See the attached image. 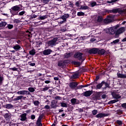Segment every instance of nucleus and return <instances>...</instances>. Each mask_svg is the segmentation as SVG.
<instances>
[{"mask_svg": "<svg viewBox=\"0 0 126 126\" xmlns=\"http://www.w3.org/2000/svg\"><path fill=\"white\" fill-rule=\"evenodd\" d=\"M71 103L72 104H76V98H72V99H71Z\"/></svg>", "mask_w": 126, "mask_h": 126, "instance_id": "nucleus-37", "label": "nucleus"}, {"mask_svg": "<svg viewBox=\"0 0 126 126\" xmlns=\"http://www.w3.org/2000/svg\"><path fill=\"white\" fill-rule=\"evenodd\" d=\"M33 18H36V17H37V15H33Z\"/></svg>", "mask_w": 126, "mask_h": 126, "instance_id": "nucleus-64", "label": "nucleus"}, {"mask_svg": "<svg viewBox=\"0 0 126 126\" xmlns=\"http://www.w3.org/2000/svg\"><path fill=\"white\" fill-rule=\"evenodd\" d=\"M58 65L62 68H64L66 66V61H60L58 62Z\"/></svg>", "mask_w": 126, "mask_h": 126, "instance_id": "nucleus-3", "label": "nucleus"}, {"mask_svg": "<svg viewBox=\"0 0 126 126\" xmlns=\"http://www.w3.org/2000/svg\"><path fill=\"white\" fill-rule=\"evenodd\" d=\"M87 87V86H79L78 87H79V88H82L83 87Z\"/></svg>", "mask_w": 126, "mask_h": 126, "instance_id": "nucleus-59", "label": "nucleus"}, {"mask_svg": "<svg viewBox=\"0 0 126 126\" xmlns=\"http://www.w3.org/2000/svg\"><path fill=\"white\" fill-rule=\"evenodd\" d=\"M28 63L31 66H35V63H31V62H28Z\"/></svg>", "mask_w": 126, "mask_h": 126, "instance_id": "nucleus-49", "label": "nucleus"}, {"mask_svg": "<svg viewBox=\"0 0 126 126\" xmlns=\"http://www.w3.org/2000/svg\"><path fill=\"white\" fill-rule=\"evenodd\" d=\"M78 75L79 74L78 73H75L71 76V78H72V79H75L76 78H78Z\"/></svg>", "mask_w": 126, "mask_h": 126, "instance_id": "nucleus-23", "label": "nucleus"}, {"mask_svg": "<svg viewBox=\"0 0 126 126\" xmlns=\"http://www.w3.org/2000/svg\"><path fill=\"white\" fill-rule=\"evenodd\" d=\"M119 11V9H114L113 10H109V11L108 12L110 13H117V12H118Z\"/></svg>", "mask_w": 126, "mask_h": 126, "instance_id": "nucleus-27", "label": "nucleus"}, {"mask_svg": "<svg viewBox=\"0 0 126 126\" xmlns=\"http://www.w3.org/2000/svg\"><path fill=\"white\" fill-rule=\"evenodd\" d=\"M69 17V15L68 14H65L61 17V19L64 20V21H66V19Z\"/></svg>", "mask_w": 126, "mask_h": 126, "instance_id": "nucleus-15", "label": "nucleus"}, {"mask_svg": "<svg viewBox=\"0 0 126 126\" xmlns=\"http://www.w3.org/2000/svg\"><path fill=\"white\" fill-rule=\"evenodd\" d=\"M23 98L25 99V98H26V97H24L22 95H20V96H17L15 98H14V101H18L19 100H21V99H23Z\"/></svg>", "mask_w": 126, "mask_h": 126, "instance_id": "nucleus-21", "label": "nucleus"}, {"mask_svg": "<svg viewBox=\"0 0 126 126\" xmlns=\"http://www.w3.org/2000/svg\"><path fill=\"white\" fill-rule=\"evenodd\" d=\"M44 108L47 109V110H49V109H50V106L46 105L45 106Z\"/></svg>", "mask_w": 126, "mask_h": 126, "instance_id": "nucleus-54", "label": "nucleus"}, {"mask_svg": "<svg viewBox=\"0 0 126 126\" xmlns=\"http://www.w3.org/2000/svg\"><path fill=\"white\" fill-rule=\"evenodd\" d=\"M7 27L10 30L12 29V28H13V25L11 24H8Z\"/></svg>", "mask_w": 126, "mask_h": 126, "instance_id": "nucleus-45", "label": "nucleus"}, {"mask_svg": "<svg viewBox=\"0 0 126 126\" xmlns=\"http://www.w3.org/2000/svg\"><path fill=\"white\" fill-rule=\"evenodd\" d=\"M71 56H72V54L71 53H67L64 55V57L65 59H68V58H70Z\"/></svg>", "mask_w": 126, "mask_h": 126, "instance_id": "nucleus-24", "label": "nucleus"}, {"mask_svg": "<svg viewBox=\"0 0 126 126\" xmlns=\"http://www.w3.org/2000/svg\"><path fill=\"white\" fill-rule=\"evenodd\" d=\"M82 55H83V53L78 52L75 54L74 57L76 59H78V60H82Z\"/></svg>", "mask_w": 126, "mask_h": 126, "instance_id": "nucleus-6", "label": "nucleus"}, {"mask_svg": "<svg viewBox=\"0 0 126 126\" xmlns=\"http://www.w3.org/2000/svg\"><path fill=\"white\" fill-rule=\"evenodd\" d=\"M3 81V77L0 76V85L2 84V82Z\"/></svg>", "mask_w": 126, "mask_h": 126, "instance_id": "nucleus-48", "label": "nucleus"}, {"mask_svg": "<svg viewBox=\"0 0 126 126\" xmlns=\"http://www.w3.org/2000/svg\"><path fill=\"white\" fill-rule=\"evenodd\" d=\"M122 106L123 107V108H126V103H123L122 104Z\"/></svg>", "mask_w": 126, "mask_h": 126, "instance_id": "nucleus-56", "label": "nucleus"}, {"mask_svg": "<svg viewBox=\"0 0 126 126\" xmlns=\"http://www.w3.org/2000/svg\"><path fill=\"white\" fill-rule=\"evenodd\" d=\"M106 117V115L104 113H99L96 115V118H99L100 119Z\"/></svg>", "mask_w": 126, "mask_h": 126, "instance_id": "nucleus-19", "label": "nucleus"}, {"mask_svg": "<svg viewBox=\"0 0 126 126\" xmlns=\"http://www.w3.org/2000/svg\"><path fill=\"white\" fill-rule=\"evenodd\" d=\"M83 94L85 97H89L92 94V92L91 91H87L84 92Z\"/></svg>", "mask_w": 126, "mask_h": 126, "instance_id": "nucleus-9", "label": "nucleus"}, {"mask_svg": "<svg viewBox=\"0 0 126 126\" xmlns=\"http://www.w3.org/2000/svg\"><path fill=\"white\" fill-rule=\"evenodd\" d=\"M35 118L36 117H35V115H32L31 116V120H35Z\"/></svg>", "mask_w": 126, "mask_h": 126, "instance_id": "nucleus-53", "label": "nucleus"}, {"mask_svg": "<svg viewBox=\"0 0 126 126\" xmlns=\"http://www.w3.org/2000/svg\"><path fill=\"white\" fill-rule=\"evenodd\" d=\"M111 18V16H108V18L105 19L104 20V23H110V22H112V20L110 19Z\"/></svg>", "mask_w": 126, "mask_h": 126, "instance_id": "nucleus-18", "label": "nucleus"}, {"mask_svg": "<svg viewBox=\"0 0 126 126\" xmlns=\"http://www.w3.org/2000/svg\"><path fill=\"white\" fill-rule=\"evenodd\" d=\"M116 1H118V0H111L110 1H107L106 2L107 3H112V4H114Z\"/></svg>", "mask_w": 126, "mask_h": 126, "instance_id": "nucleus-30", "label": "nucleus"}, {"mask_svg": "<svg viewBox=\"0 0 126 126\" xmlns=\"http://www.w3.org/2000/svg\"><path fill=\"white\" fill-rule=\"evenodd\" d=\"M104 83H105V82H102L101 83L98 84V85L96 86V88H97V89H101V88L103 86V84H104Z\"/></svg>", "mask_w": 126, "mask_h": 126, "instance_id": "nucleus-25", "label": "nucleus"}, {"mask_svg": "<svg viewBox=\"0 0 126 126\" xmlns=\"http://www.w3.org/2000/svg\"><path fill=\"white\" fill-rule=\"evenodd\" d=\"M58 41V38L55 37L52 40L49 41L47 42L48 46H55L57 44V41Z\"/></svg>", "mask_w": 126, "mask_h": 126, "instance_id": "nucleus-2", "label": "nucleus"}, {"mask_svg": "<svg viewBox=\"0 0 126 126\" xmlns=\"http://www.w3.org/2000/svg\"><path fill=\"white\" fill-rule=\"evenodd\" d=\"M87 8H88V6H85L83 7V9H87Z\"/></svg>", "mask_w": 126, "mask_h": 126, "instance_id": "nucleus-58", "label": "nucleus"}, {"mask_svg": "<svg viewBox=\"0 0 126 126\" xmlns=\"http://www.w3.org/2000/svg\"><path fill=\"white\" fill-rule=\"evenodd\" d=\"M19 11H20V7L18 5L12 6L10 10V12L12 15H20V16H22V15L25 14V11H22L20 12ZM18 12H19V14Z\"/></svg>", "mask_w": 126, "mask_h": 126, "instance_id": "nucleus-1", "label": "nucleus"}, {"mask_svg": "<svg viewBox=\"0 0 126 126\" xmlns=\"http://www.w3.org/2000/svg\"><path fill=\"white\" fill-rule=\"evenodd\" d=\"M51 0H43V2L44 3V4H47L49 1H50Z\"/></svg>", "mask_w": 126, "mask_h": 126, "instance_id": "nucleus-51", "label": "nucleus"}, {"mask_svg": "<svg viewBox=\"0 0 126 126\" xmlns=\"http://www.w3.org/2000/svg\"><path fill=\"white\" fill-rule=\"evenodd\" d=\"M105 53H106V51H105V50L104 49H101V50L98 49V51L97 52V54L98 55H104Z\"/></svg>", "mask_w": 126, "mask_h": 126, "instance_id": "nucleus-22", "label": "nucleus"}, {"mask_svg": "<svg viewBox=\"0 0 126 126\" xmlns=\"http://www.w3.org/2000/svg\"><path fill=\"white\" fill-rule=\"evenodd\" d=\"M62 112H63V110H62V109L59 110V113H62Z\"/></svg>", "mask_w": 126, "mask_h": 126, "instance_id": "nucleus-63", "label": "nucleus"}, {"mask_svg": "<svg viewBox=\"0 0 126 126\" xmlns=\"http://www.w3.org/2000/svg\"><path fill=\"white\" fill-rule=\"evenodd\" d=\"M117 28H118V26L108 29L109 33L111 34H114L116 31H117Z\"/></svg>", "mask_w": 126, "mask_h": 126, "instance_id": "nucleus-4", "label": "nucleus"}, {"mask_svg": "<svg viewBox=\"0 0 126 126\" xmlns=\"http://www.w3.org/2000/svg\"><path fill=\"white\" fill-rule=\"evenodd\" d=\"M102 20H103V18L102 17V16H98L97 18V21L98 22H101V21H102Z\"/></svg>", "mask_w": 126, "mask_h": 126, "instance_id": "nucleus-39", "label": "nucleus"}, {"mask_svg": "<svg viewBox=\"0 0 126 126\" xmlns=\"http://www.w3.org/2000/svg\"><path fill=\"white\" fill-rule=\"evenodd\" d=\"M61 107H64L65 108H66V107H67V104H66V103H65L64 102L61 103Z\"/></svg>", "mask_w": 126, "mask_h": 126, "instance_id": "nucleus-42", "label": "nucleus"}, {"mask_svg": "<svg viewBox=\"0 0 126 126\" xmlns=\"http://www.w3.org/2000/svg\"><path fill=\"white\" fill-rule=\"evenodd\" d=\"M122 42H126V37L122 40Z\"/></svg>", "mask_w": 126, "mask_h": 126, "instance_id": "nucleus-61", "label": "nucleus"}, {"mask_svg": "<svg viewBox=\"0 0 126 126\" xmlns=\"http://www.w3.org/2000/svg\"><path fill=\"white\" fill-rule=\"evenodd\" d=\"M97 3L95 1H92L91 2V5L92 6V7H94V6H95V5H96Z\"/></svg>", "mask_w": 126, "mask_h": 126, "instance_id": "nucleus-34", "label": "nucleus"}, {"mask_svg": "<svg viewBox=\"0 0 126 126\" xmlns=\"http://www.w3.org/2000/svg\"><path fill=\"white\" fill-rule=\"evenodd\" d=\"M77 85H78L77 83L75 82H72L70 83L69 87H70V88H75V87H76Z\"/></svg>", "mask_w": 126, "mask_h": 126, "instance_id": "nucleus-14", "label": "nucleus"}, {"mask_svg": "<svg viewBox=\"0 0 126 126\" xmlns=\"http://www.w3.org/2000/svg\"><path fill=\"white\" fill-rule=\"evenodd\" d=\"M6 107L8 109H10V108H12L13 106L11 104H8L6 105Z\"/></svg>", "mask_w": 126, "mask_h": 126, "instance_id": "nucleus-44", "label": "nucleus"}, {"mask_svg": "<svg viewBox=\"0 0 126 126\" xmlns=\"http://www.w3.org/2000/svg\"><path fill=\"white\" fill-rule=\"evenodd\" d=\"M36 88L30 87L28 88V90L30 91V92H34Z\"/></svg>", "mask_w": 126, "mask_h": 126, "instance_id": "nucleus-29", "label": "nucleus"}, {"mask_svg": "<svg viewBox=\"0 0 126 126\" xmlns=\"http://www.w3.org/2000/svg\"><path fill=\"white\" fill-rule=\"evenodd\" d=\"M120 42V39H116L115 40H114L112 42H111V44H114V45H116L117 43H119Z\"/></svg>", "mask_w": 126, "mask_h": 126, "instance_id": "nucleus-35", "label": "nucleus"}, {"mask_svg": "<svg viewBox=\"0 0 126 126\" xmlns=\"http://www.w3.org/2000/svg\"><path fill=\"white\" fill-rule=\"evenodd\" d=\"M116 123H117V125H119V126H122V125H123V121H122L121 120H117L116 121Z\"/></svg>", "mask_w": 126, "mask_h": 126, "instance_id": "nucleus-38", "label": "nucleus"}, {"mask_svg": "<svg viewBox=\"0 0 126 126\" xmlns=\"http://www.w3.org/2000/svg\"><path fill=\"white\" fill-rule=\"evenodd\" d=\"M74 64H75V65H80V63H79L78 62H74Z\"/></svg>", "mask_w": 126, "mask_h": 126, "instance_id": "nucleus-52", "label": "nucleus"}, {"mask_svg": "<svg viewBox=\"0 0 126 126\" xmlns=\"http://www.w3.org/2000/svg\"><path fill=\"white\" fill-rule=\"evenodd\" d=\"M98 48H93L89 51L90 54H98Z\"/></svg>", "mask_w": 126, "mask_h": 126, "instance_id": "nucleus-8", "label": "nucleus"}, {"mask_svg": "<svg viewBox=\"0 0 126 126\" xmlns=\"http://www.w3.org/2000/svg\"><path fill=\"white\" fill-rule=\"evenodd\" d=\"M106 94H103L101 96V97L102 98V99H105V98H106Z\"/></svg>", "mask_w": 126, "mask_h": 126, "instance_id": "nucleus-57", "label": "nucleus"}, {"mask_svg": "<svg viewBox=\"0 0 126 126\" xmlns=\"http://www.w3.org/2000/svg\"><path fill=\"white\" fill-rule=\"evenodd\" d=\"M112 95L114 99H120L121 98V96L118 94H116V93H113L112 94Z\"/></svg>", "mask_w": 126, "mask_h": 126, "instance_id": "nucleus-20", "label": "nucleus"}, {"mask_svg": "<svg viewBox=\"0 0 126 126\" xmlns=\"http://www.w3.org/2000/svg\"><path fill=\"white\" fill-rule=\"evenodd\" d=\"M13 49L14 50H16V52L18 51H19L20 49H21V46L18 45V44H15L13 46Z\"/></svg>", "mask_w": 126, "mask_h": 126, "instance_id": "nucleus-13", "label": "nucleus"}, {"mask_svg": "<svg viewBox=\"0 0 126 126\" xmlns=\"http://www.w3.org/2000/svg\"><path fill=\"white\" fill-rule=\"evenodd\" d=\"M45 83H46V84H49V83H51V81L49 80H46L45 81Z\"/></svg>", "mask_w": 126, "mask_h": 126, "instance_id": "nucleus-55", "label": "nucleus"}, {"mask_svg": "<svg viewBox=\"0 0 126 126\" xmlns=\"http://www.w3.org/2000/svg\"><path fill=\"white\" fill-rule=\"evenodd\" d=\"M27 114H26V113H24L23 114H21L20 115L21 121H26V120H27Z\"/></svg>", "mask_w": 126, "mask_h": 126, "instance_id": "nucleus-12", "label": "nucleus"}, {"mask_svg": "<svg viewBox=\"0 0 126 126\" xmlns=\"http://www.w3.org/2000/svg\"><path fill=\"white\" fill-rule=\"evenodd\" d=\"M118 101H119V100L118 99L112 100L109 101V104H114V103H116V102H118Z\"/></svg>", "mask_w": 126, "mask_h": 126, "instance_id": "nucleus-32", "label": "nucleus"}, {"mask_svg": "<svg viewBox=\"0 0 126 126\" xmlns=\"http://www.w3.org/2000/svg\"><path fill=\"white\" fill-rule=\"evenodd\" d=\"M76 6H79V2H76Z\"/></svg>", "mask_w": 126, "mask_h": 126, "instance_id": "nucleus-60", "label": "nucleus"}, {"mask_svg": "<svg viewBox=\"0 0 126 126\" xmlns=\"http://www.w3.org/2000/svg\"><path fill=\"white\" fill-rule=\"evenodd\" d=\"M29 54L32 56H34V55L36 54V50H35V49H32V50L30 51Z\"/></svg>", "mask_w": 126, "mask_h": 126, "instance_id": "nucleus-26", "label": "nucleus"}, {"mask_svg": "<svg viewBox=\"0 0 126 126\" xmlns=\"http://www.w3.org/2000/svg\"><path fill=\"white\" fill-rule=\"evenodd\" d=\"M7 23L5 22H2L0 23V27H4L6 25Z\"/></svg>", "mask_w": 126, "mask_h": 126, "instance_id": "nucleus-31", "label": "nucleus"}, {"mask_svg": "<svg viewBox=\"0 0 126 126\" xmlns=\"http://www.w3.org/2000/svg\"><path fill=\"white\" fill-rule=\"evenodd\" d=\"M17 94H18V95H29L30 93L27 91L24 90L18 91Z\"/></svg>", "mask_w": 126, "mask_h": 126, "instance_id": "nucleus-5", "label": "nucleus"}, {"mask_svg": "<svg viewBox=\"0 0 126 126\" xmlns=\"http://www.w3.org/2000/svg\"><path fill=\"white\" fill-rule=\"evenodd\" d=\"M126 29L124 27L120 28L119 30L116 32V35H119V34H121L125 32Z\"/></svg>", "mask_w": 126, "mask_h": 126, "instance_id": "nucleus-11", "label": "nucleus"}, {"mask_svg": "<svg viewBox=\"0 0 126 126\" xmlns=\"http://www.w3.org/2000/svg\"><path fill=\"white\" fill-rule=\"evenodd\" d=\"M52 52V50L50 49H46L43 51V54L44 55V56H49V55H51Z\"/></svg>", "mask_w": 126, "mask_h": 126, "instance_id": "nucleus-7", "label": "nucleus"}, {"mask_svg": "<svg viewBox=\"0 0 126 126\" xmlns=\"http://www.w3.org/2000/svg\"><path fill=\"white\" fill-rule=\"evenodd\" d=\"M77 16H84V13L82 12H78L77 13Z\"/></svg>", "mask_w": 126, "mask_h": 126, "instance_id": "nucleus-36", "label": "nucleus"}, {"mask_svg": "<svg viewBox=\"0 0 126 126\" xmlns=\"http://www.w3.org/2000/svg\"><path fill=\"white\" fill-rule=\"evenodd\" d=\"M65 21L63 20H62V18L60 19V20H59L58 22L59 23H60V24H63V23H64Z\"/></svg>", "mask_w": 126, "mask_h": 126, "instance_id": "nucleus-46", "label": "nucleus"}, {"mask_svg": "<svg viewBox=\"0 0 126 126\" xmlns=\"http://www.w3.org/2000/svg\"><path fill=\"white\" fill-rule=\"evenodd\" d=\"M54 80H59V78L58 77H54Z\"/></svg>", "mask_w": 126, "mask_h": 126, "instance_id": "nucleus-62", "label": "nucleus"}, {"mask_svg": "<svg viewBox=\"0 0 126 126\" xmlns=\"http://www.w3.org/2000/svg\"><path fill=\"white\" fill-rule=\"evenodd\" d=\"M97 113H98V111H97L96 110H94L92 111V113H93V115H94V116H95Z\"/></svg>", "mask_w": 126, "mask_h": 126, "instance_id": "nucleus-47", "label": "nucleus"}, {"mask_svg": "<svg viewBox=\"0 0 126 126\" xmlns=\"http://www.w3.org/2000/svg\"><path fill=\"white\" fill-rule=\"evenodd\" d=\"M36 125L37 126H43L42 124V117L39 116L36 121Z\"/></svg>", "mask_w": 126, "mask_h": 126, "instance_id": "nucleus-10", "label": "nucleus"}, {"mask_svg": "<svg viewBox=\"0 0 126 126\" xmlns=\"http://www.w3.org/2000/svg\"><path fill=\"white\" fill-rule=\"evenodd\" d=\"M33 104L35 106H39V104H40V102H39V101L36 100V101H34L33 102Z\"/></svg>", "mask_w": 126, "mask_h": 126, "instance_id": "nucleus-40", "label": "nucleus"}, {"mask_svg": "<svg viewBox=\"0 0 126 126\" xmlns=\"http://www.w3.org/2000/svg\"><path fill=\"white\" fill-rule=\"evenodd\" d=\"M10 69H11V70H13V71H17L18 69L16 67H13V68H10Z\"/></svg>", "mask_w": 126, "mask_h": 126, "instance_id": "nucleus-50", "label": "nucleus"}, {"mask_svg": "<svg viewBox=\"0 0 126 126\" xmlns=\"http://www.w3.org/2000/svg\"><path fill=\"white\" fill-rule=\"evenodd\" d=\"M4 117L5 120H10V118H11V114H10V113H6L4 115Z\"/></svg>", "mask_w": 126, "mask_h": 126, "instance_id": "nucleus-16", "label": "nucleus"}, {"mask_svg": "<svg viewBox=\"0 0 126 126\" xmlns=\"http://www.w3.org/2000/svg\"><path fill=\"white\" fill-rule=\"evenodd\" d=\"M67 7H68L69 9H72V8L73 7V3L71 2H69V3L67 6Z\"/></svg>", "mask_w": 126, "mask_h": 126, "instance_id": "nucleus-28", "label": "nucleus"}, {"mask_svg": "<svg viewBox=\"0 0 126 126\" xmlns=\"http://www.w3.org/2000/svg\"><path fill=\"white\" fill-rule=\"evenodd\" d=\"M51 107H52V108H57V104L52 102H51Z\"/></svg>", "mask_w": 126, "mask_h": 126, "instance_id": "nucleus-41", "label": "nucleus"}, {"mask_svg": "<svg viewBox=\"0 0 126 126\" xmlns=\"http://www.w3.org/2000/svg\"><path fill=\"white\" fill-rule=\"evenodd\" d=\"M50 87H46L45 88H43L41 89V91H47V90H49V89Z\"/></svg>", "mask_w": 126, "mask_h": 126, "instance_id": "nucleus-43", "label": "nucleus"}, {"mask_svg": "<svg viewBox=\"0 0 126 126\" xmlns=\"http://www.w3.org/2000/svg\"><path fill=\"white\" fill-rule=\"evenodd\" d=\"M117 76L119 78H126V74H123L120 73H117Z\"/></svg>", "mask_w": 126, "mask_h": 126, "instance_id": "nucleus-17", "label": "nucleus"}, {"mask_svg": "<svg viewBox=\"0 0 126 126\" xmlns=\"http://www.w3.org/2000/svg\"><path fill=\"white\" fill-rule=\"evenodd\" d=\"M47 18V15H44L42 16H40L38 18V19H40L41 20H44V19H46Z\"/></svg>", "mask_w": 126, "mask_h": 126, "instance_id": "nucleus-33", "label": "nucleus"}]
</instances>
